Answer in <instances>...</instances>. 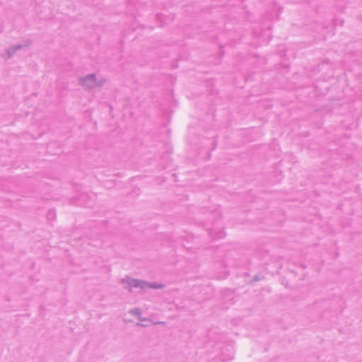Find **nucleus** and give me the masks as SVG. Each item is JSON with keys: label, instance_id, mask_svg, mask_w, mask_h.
Segmentation results:
<instances>
[{"label": "nucleus", "instance_id": "nucleus-2", "mask_svg": "<svg viewBox=\"0 0 362 362\" xmlns=\"http://www.w3.org/2000/svg\"><path fill=\"white\" fill-rule=\"evenodd\" d=\"M135 286H139V283H135Z\"/></svg>", "mask_w": 362, "mask_h": 362}, {"label": "nucleus", "instance_id": "nucleus-1", "mask_svg": "<svg viewBox=\"0 0 362 362\" xmlns=\"http://www.w3.org/2000/svg\"><path fill=\"white\" fill-rule=\"evenodd\" d=\"M152 287L157 288H160V286H153Z\"/></svg>", "mask_w": 362, "mask_h": 362}]
</instances>
